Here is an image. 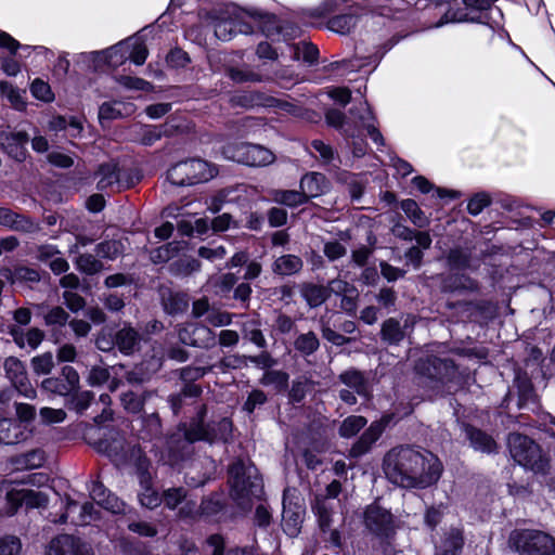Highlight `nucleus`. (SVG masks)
<instances>
[{
    "label": "nucleus",
    "instance_id": "27",
    "mask_svg": "<svg viewBox=\"0 0 555 555\" xmlns=\"http://www.w3.org/2000/svg\"><path fill=\"white\" fill-rule=\"evenodd\" d=\"M142 335L130 324H125L115 333V344L118 351L132 356L141 349Z\"/></svg>",
    "mask_w": 555,
    "mask_h": 555
},
{
    "label": "nucleus",
    "instance_id": "43",
    "mask_svg": "<svg viewBox=\"0 0 555 555\" xmlns=\"http://www.w3.org/2000/svg\"><path fill=\"white\" fill-rule=\"evenodd\" d=\"M95 176L99 177L98 190L104 191L119 183V170L115 163H105L99 166Z\"/></svg>",
    "mask_w": 555,
    "mask_h": 555
},
{
    "label": "nucleus",
    "instance_id": "21",
    "mask_svg": "<svg viewBox=\"0 0 555 555\" xmlns=\"http://www.w3.org/2000/svg\"><path fill=\"white\" fill-rule=\"evenodd\" d=\"M40 308L44 325L50 328L54 341L60 343L63 337L62 330L69 323V313L61 306H40Z\"/></svg>",
    "mask_w": 555,
    "mask_h": 555
},
{
    "label": "nucleus",
    "instance_id": "2",
    "mask_svg": "<svg viewBox=\"0 0 555 555\" xmlns=\"http://www.w3.org/2000/svg\"><path fill=\"white\" fill-rule=\"evenodd\" d=\"M208 409L205 403L195 406V413L189 422L180 423L177 429L167 435L165 442L166 463L171 467L181 465L195 454V442L214 444L228 442L232 436V421L229 417L207 421Z\"/></svg>",
    "mask_w": 555,
    "mask_h": 555
},
{
    "label": "nucleus",
    "instance_id": "58",
    "mask_svg": "<svg viewBox=\"0 0 555 555\" xmlns=\"http://www.w3.org/2000/svg\"><path fill=\"white\" fill-rule=\"evenodd\" d=\"M180 250L178 242H170L150 251V260L155 263H165L173 258Z\"/></svg>",
    "mask_w": 555,
    "mask_h": 555
},
{
    "label": "nucleus",
    "instance_id": "29",
    "mask_svg": "<svg viewBox=\"0 0 555 555\" xmlns=\"http://www.w3.org/2000/svg\"><path fill=\"white\" fill-rule=\"evenodd\" d=\"M385 429V423L383 421L373 422L369 428L364 430L361 437L353 443L350 449V455L352 457H360L367 453L372 446L378 440Z\"/></svg>",
    "mask_w": 555,
    "mask_h": 555
},
{
    "label": "nucleus",
    "instance_id": "28",
    "mask_svg": "<svg viewBox=\"0 0 555 555\" xmlns=\"http://www.w3.org/2000/svg\"><path fill=\"white\" fill-rule=\"evenodd\" d=\"M135 105L131 102H104L99 108V121L102 126L115 119H122L133 115Z\"/></svg>",
    "mask_w": 555,
    "mask_h": 555
},
{
    "label": "nucleus",
    "instance_id": "20",
    "mask_svg": "<svg viewBox=\"0 0 555 555\" xmlns=\"http://www.w3.org/2000/svg\"><path fill=\"white\" fill-rule=\"evenodd\" d=\"M160 305L164 311L170 315H178L185 312L189 308V295L181 291H175L168 285L158 287Z\"/></svg>",
    "mask_w": 555,
    "mask_h": 555
},
{
    "label": "nucleus",
    "instance_id": "57",
    "mask_svg": "<svg viewBox=\"0 0 555 555\" xmlns=\"http://www.w3.org/2000/svg\"><path fill=\"white\" fill-rule=\"evenodd\" d=\"M44 462L46 453L41 449H34L15 459V463L26 469L39 468L44 464Z\"/></svg>",
    "mask_w": 555,
    "mask_h": 555
},
{
    "label": "nucleus",
    "instance_id": "59",
    "mask_svg": "<svg viewBox=\"0 0 555 555\" xmlns=\"http://www.w3.org/2000/svg\"><path fill=\"white\" fill-rule=\"evenodd\" d=\"M367 421L361 415H351L345 418L338 429L340 437L351 438L356 436L365 425Z\"/></svg>",
    "mask_w": 555,
    "mask_h": 555
},
{
    "label": "nucleus",
    "instance_id": "12",
    "mask_svg": "<svg viewBox=\"0 0 555 555\" xmlns=\"http://www.w3.org/2000/svg\"><path fill=\"white\" fill-rule=\"evenodd\" d=\"M415 371L433 382L447 385L459 379L457 365L452 359L434 354L421 357L415 363Z\"/></svg>",
    "mask_w": 555,
    "mask_h": 555
},
{
    "label": "nucleus",
    "instance_id": "30",
    "mask_svg": "<svg viewBox=\"0 0 555 555\" xmlns=\"http://www.w3.org/2000/svg\"><path fill=\"white\" fill-rule=\"evenodd\" d=\"M338 380L352 389L358 396L369 398L371 386L367 375L354 367H350L338 375Z\"/></svg>",
    "mask_w": 555,
    "mask_h": 555
},
{
    "label": "nucleus",
    "instance_id": "39",
    "mask_svg": "<svg viewBox=\"0 0 555 555\" xmlns=\"http://www.w3.org/2000/svg\"><path fill=\"white\" fill-rule=\"evenodd\" d=\"M79 509V515L77 519H72V521L76 525H85L94 518V505L91 502H86L81 506L74 500L67 499L65 512L61 515L60 519L56 520L60 524H65L68 519V516L74 511Z\"/></svg>",
    "mask_w": 555,
    "mask_h": 555
},
{
    "label": "nucleus",
    "instance_id": "10",
    "mask_svg": "<svg viewBox=\"0 0 555 555\" xmlns=\"http://www.w3.org/2000/svg\"><path fill=\"white\" fill-rule=\"evenodd\" d=\"M216 169L202 159H188L173 165L167 179L173 185L185 186L206 182L215 177Z\"/></svg>",
    "mask_w": 555,
    "mask_h": 555
},
{
    "label": "nucleus",
    "instance_id": "3",
    "mask_svg": "<svg viewBox=\"0 0 555 555\" xmlns=\"http://www.w3.org/2000/svg\"><path fill=\"white\" fill-rule=\"evenodd\" d=\"M384 472L393 485L425 489L438 482L443 465L437 455L426 449L400 446L385 455Z\"/></svg>",
    "mask_w": 555,
    "mask_h": 555
},
{
    "label": "nucleus",
    "instance_id": "26",
    "mask_svg": "<svg viewBox=\"0 0 555 555\" xmlns=\"http://www.w3.org/2000/svg\"><path fill=\"white\" fill-rule=\"evenodd\" d=\"M7 500L11 504V513H15L21 505L26 507H42L48 503V498L40 491L22 489L7 493Z\"/></svg>",
    "mask_w": 555,
    "mask_h": 555
},
{
    "label": "nucleus",
    "instance_id": "49",
    "mask_svg": "<svg viewBox=\"0 0 555 555\" xmlns=\"http://www.w3.org/2000/svg\"><path fill=\"white\" fill-rule=\"evenodd\" d=\"M94 251L101 259L115 260L125 251V245L120 240H105L99 243Z\"/></svg>",
    "mask_w": 555,
    "mask_h": 555
},
{
    "label": "nucleus",
    "instance_id": "40",
    "mask_svg": "<svg viewBox=\"0 0 555 555\" xmlns=\"http://www.w3.org/2000/svg\"><path fill=\"white\" fill-rule=\"evenodd\" d=\"M230 102L232 106L251 108L255 106H271L274 102V98L267 95L261 91H248L233 95Z\"/></svg>",
    "mask_w": 555,
    "mask_h": 555
},
{
    "label": "nucleus",
    "instance_id": "47",
    "mask_svg": "<svg viewBox=\"0 0 555 555\" xmlns=\"http://www.w3.org/2000/svg\"><path fill=\"white\" fill-rule=\"evenodd\" d=\"M294 349L302 357H309L313 354L320 348V339L317 334L312 331L299 334L294 343Z\"/></svg>",
    "mask_w": 555,
    "mask_h": 555
},
{
    "label": "nucleus",
    "instance_id": "61",
    "mask_svg": "<svg viewBox=\"0 0 555 555\" xmlns=\"http://www.w3.org/2000/svg\"><path fill=\"white\" fill-rule=\"evenodd\" d=\"M227 75L230 77L231 80H233L236 83H243V82H261L263 81V76L255 73L249 67H228L227 68Z\"/></svg>",
    "mask_w": 555,
    "mask_h": 555
},
{
    "label": "nucleus",
    "instance_id": "18",
    "mask_svg": "<svg viewBox=\"0 0 555 555\" xmlns=\"http://www.w3.org/2000/svg\"><path fill=\"white\" fill-rule=\"evenodd\" d=\"M46 555H94V553L92 547L80 538L60 534L50 541Z\"/></svg>",
    "mask_w": 555,
    "mask_h": 555
},
{
    "label": "nucleus",
    "instance_id": "25",
    "mask_svg": "<svg viewBox=\"0 0 555 555\" xmlns=\"http://www.w3.org/2000/svg\"><path fill=\"white\" fill-rule=\"evenodd\" d=\"M0 224L22 233H34L40 230L39 223L35 222L30 217L7 207H0Z\"/></svg>",
    "mask_w": 555,
    "mask_h": 555
},
{
    "label": "nucleus",
    "instance_id": "60",
    "mask_svg": "<svg viewBox=\"0 0 555 555\" xmlns=\"http://www.w3.org/2000/svg\"><path fill=\"white\" fill-rule=\"evenodd\" d=\"M321 173H307L300 180V192L305 193L307 203L311 197L318 196L321 192L320 181L323 180Z\"/></svg>",
    "mask_w": 555,
    "mask_h": 555
},
{
    "label": "nucleus",
    "instance_id": "32",
    "mask_svg": "<svg viewBox=\"0 0 555 555\" xmlns=\"http://www.w3.org/2000/svg\"><path fill=\"white\" fill-rule=\"evenodd\" d=\"M92 500L103 508L118 514L124 512L125 504L112 493L102 482L93 481L90 489Z\"/></svg>",
    "mask_w": 555,
    "mask_h": 555
},
{
    "label": "nucleus",
    "instance_id": "14",
    "mask_svg": "<svg viewBox=\"0 0 555 555\" xmlns=\"http://www.w3.org/2000/svg\"><path fill=\"white\" fill-rule=\"evenodd\" d=\"M517 396V409H524L528 404L537 403V393L534 387L526 373L518 372L514 378L513 386L508 389L507 393L502 400L501 406L509 409L514 397Z\"/></svg>",
    "mask_w": 555,
    "mask_h": 555
},
{
    "label": "nucleus",
    "instance_id": "44",
    "mask_svg": "<svg viewBox=\"0 0 555 555\" xmlns=\"http://www.w3.org/2000/svg\"><path fill=\"white\" fill-rule=\"evenodd\" d=\"M446 259L449 267L454 270H476L478 268L477 266L472 264V251L468 248H451L448 251Z\"/></svg>",
    "mask_w": 555,
    "mask_h": 555
},
{
    "label": "nucleus",
    "instance_id": "16",
    "mask_svg": "<svg viewBox=\"0 0 555 555\" xmlns=\"http://www.w3.org/2000/svg\"><path fill=\"white\" fill-rule=\"evenodd\" d=\"M79 383L78 372L70 365H64L60 376L44 378L40 387L47 392L66 397L79 389Z\"/></svg>",
    "mask_w": 555,
    "mask_h": 555
},
{
    "label": "nucleus",
    "instance_id": "42",
    "mask_svg": "<svg viewBox=\"0 0 555 555\" xmlns=\"http://www.w3.org/2000/svg\"><path fill=\"white\" fill-rule=\"evenodd\" d=\"M134 133L135 138L133 141H137L145 146H151L160 140L164 135H168L169 131L167 125L140 126L138 130L134 131Z\"/></svg>",
    "mask_w": 555,
    "mask_h": 555
},
{
    "label": "nucleus",
    "instance_id": "35",
    "mask_svg": "<svg viewBox=\"0 0 555 555\" xmlns=\"http://www.w3.org/2000/svg\"><path fill=\"white\" fill-rule=\"evenodd\" d=\"M349 112L356 119H358L357 127L366 129L367 134L375 144L384 145V138L372 122L374 116L372 115V112L366 102L361 103L359 107L351 108Z\"/></svg>",
    "mask_w": 555,
    "mask_h": 555
},
{
    "label": "nucleus",
    "instance_id": "53",
    "mask_svg": "<svg viewBox=\"0 0 555 555\" xmlns=\"http://www.w3.org/2000/svg\"><path fill=\"white\" fill-rule=\"evenodd\" d=\"M289 375L280 370H268L260 378L262 386H273L276 391H285L288 387Z\"/></svg>",
    "mask_w": 555,
    "mask_h": 555
},
{
    "label": "nucleus",
    "instance_id": "9",
    "mask_svg": "<svg viewBox=\"0 0 555 555\" xmlns=\"http://www.w3.org/2000/svg\"><path fill=\"white\" fill-rule=\"evenodd\" d=\"M508 542L518 555H555V538L542 530H514Z\"/></svg>",
    "mask_w": 555,
    "mask_h": 555
},
{
    "label": "nucleus",
    "instance_id": "13",
    "mask_svg": "<svg viewBox=\"0 0 555 555\" xmlns=\"http://www.w3.org/2000/svg\"><path fill=\"white\" fill-rule=\"evenodd\" d=\"M3 369L5 377L20 395L27 399H35L37 397V391L28 378L26 365L23 361L13 356L8 357L4 359Z\"/></svg>",
    "mask_w": 555,
    "mask_h": 555
},
{
    "label": "nucleus",
    "instance_id": "7",
    "mask_svg": "<svg viewBox=\"0 0 555 555\" xmlns=\"http://www.w3.org/2000/svg\"><path fill=\"white\" fill-rule=\"evenodd\" d=\"M228 475L232 500L240 508L250 509L253 500H259L263 492L258 468L248 459H236L229 465Z\"/></svg>",
    "mask_w": 555,
    "mask_h": 555
},
{
    "label": "nucleus",
    "instance_id": "46",
    "mask_svg": "<svg viewBox=\"0 0 555 555\" xmlns=\"http://www.w3.org/2000/svg\"><path fill=\"white\" fill-rule=\"evenodd\" d=\"M0 273L12 284L16 281L37 283L41 279L37 270L25 266H18L13 271L9 268H4Z\"/></svg>",
    "mask_w": 555,
    "mask_h": 555
},
{
    "label": "nucleus",
    "instance_id": "55",
    "mask_svg": "<svg viewBox=\"0 0 555 555\" xmlns=\"http://www.w3.org/2000/svg\"><path fill=\"white\" fill-rule=\"evenodd\" d=\"M150 395L151 392L149 391H144L143 395H138L130 390L120 396V401L126 411L137 414L143 410L145 400Z\"/></svg>",
    "mask_w": 555,
    "mask_h": 555
},
{
    "label": "nucleus",
    "instance_id": "6",
    "mask_svg": "<svg viewBox=\"0 0 555 555\" xmlns=\"http://www.w3.org/2000/svg\"><path fill=\"white\" fill-rule=\"evenodd\" d=\"M496 0H422L421 5H415L418 10H424L429 5L440 7L449 4V9L442 15L437 26L447 23H477L489 26L492 33H495V26L499 23L492 20V12L500 9L494 7Z\"/></svg>",
    "mask_w": 555,
    "mask_h": 555
},
{
    "label": "nucleus",
    "instance_id": "41",
    "mask_svg": "<svg viewBox=\"0 0 555 555\" xmlns=\"http://www.w3.org/2000/svg\"><path fill=\"white\" fill-rule=\"evenodd\" d=\"M304 268V261L299 256L287 254L278 257L272 263V272L278 275L288 276L299 273Z\"/></svg>",
    "mask_w": 555,
    "mask_h": 555
},
{
    "label": "nucleus",
    "instance_id": "15",
    "mask_svg": "<svg viewBox=\"0 0 555 555\" xmlns=\"http://www.w3.org/2000/svg\"><path fill=\"white\" fill-rule=\"evenodd\" d=\"M179 341L183 345L209 349L216 345L215 333L201 323H185L178 328Z\"/></svg>",
    "mask_w": 555,
    "mask_h": 555
},
{
    "label": "nucleus",
    "instance_id": "4",
    "mask_svg": "<svg viewBox=\"0 0 555 555\" xmlns=\"http://www.w3.org/2000/svg\"><path fill=\"white\" fill-rule=\"evenodd\" d=\"M347 0H323L314 8L304 9L301 17L306 25L317 30H330L337 35H350L358 26H366L376 16L359 4L349 5L339 13Z\"/></svg>",
    "mask_w": 555,
    "mask_h": 555
},
{
    "label": "nucleus",
    "instance_id": "23",
    "mask_svg": "<svg viewBox=\"0 0 555 555\" xmlns=\"http://www.w3.org/2000/svg\"><path fill=\"white\" fill-rule=\"evenodd\" d=\"M462 430L465 435V438L469 441V446L475 451L487 454L498 452L496 441L485 430L467 423L462 424Z\"/></svg>",
    "mask_w": 555,
    "mask_h": 555
},
{
    "label": "nucleus",
    "instance_id": "8",
    "mask_svg": "<svg viewBox=\"0 0 555 555\" xmlns=\"http://www.w3.org/2000/svg\"><path fill=\"white\" fill-rule=\"evenodd\" d=\"M507 446L511 456L516 463L534 473H546L548 460L543 455L540 446L532 439L519 433H511Z\"/></svg>",
    "mask_w": 555,
    "mask_h": 555
},
{
    "label": "nucleus",
    "instance_id": "36",
    "mask_svg": "<svg viewBox=\"0 0 555 555\" xmlns=\"http://www.w3.org/2000/svg\"><path fill=\"white\" fill-rule=\"evenodd\" d=\"M300 295L310 309L318 308L328 300L325 285L313 282H302L298 285Z\"/></svg>",
    "mask_w": 555,
    "mask_h": 555
},
{
    "label": "nucleus",
    "instance_id": "50",
    "mask_svg": "<svg viewBox=\"0 0 555 555\" xmlns=\"http://www.w3.org/2000/svg\"><path fill=\"white\" fill-rule=\"evenodd\" d=\"M152 376L153 371L150 370L149 364L145 362L135 364L124 374L126 382L132 386L143 385L150 382Z\"/></svg>",
    "mask_w": 555,
    "mask_h": 555
},
{
    "label": "nucleus",
    "instance_id": "51",
    "mask_svg": "<svg viewBox=\"0 0 555 555\" xmlns=\"http://www.w3.org/2000/svg\"><path fill=\"white\" fill-rule=\"evenodd\" d=\"M293 57L301 60L309 66L315 65L319 59V49L315 44L307 41L299 42L293 48Z\"/></svg>",
    "mask_w": 555,
    "mask_h": 555
},
{
    "label": "nucleus",
    "instance_id": "63",
    "mask_svg": "<svg viewBox=\"0 0 555 555\" xmlns=\"http://www.w3.org/2000/svg\"><path fill=\"white\" fill-rule=\"evenodd\" d=\"M401 209L418 228L425 227L428 221L414 199L408 198L401 202Z\"/></svg>",
    "mask_w": 555,
    "mask_h": 555
},
{
    "label": "nucleus",
    "instance_id": "64",
    "mask_svg": "<svg viewBox=\"0 0 555 555\" xmlns=\"http://www.w3.org/2000/svg\"><path fill=\"white\" fill-rule=\"evenodd\" d=\"M30 365L37 375L50 374L55 365L52 352L48 351L34 357L30 360Z\"/></svg>",
    "mask_w": 555,
    "mask_h": 555
},
{
    "label": "nucleus",
    "instance_id": "45",
    "mask_svg": "<svg viewBox=\"0 0 555 555\" xmlns=\"http://www.w3.org/2000/svg\"><path fill=\"white\" fill-rule=\"evenodd\" d=\"M74 263L78 271L87 275H95L105 269L104 263L98 258L96 254H78Z\"/></svg>",
    "mask_w": 555,
    "mask_h": 555
},
{
    "label": "nucleus",
    "instance_id": "5",
    "mask_svg": "<svg viewBox=\"0 0 555 555\" xmlns=\"http://www.w3.org/2000/svg\"><path fill=\"white\" fill-rule=\"evenodd\" d=\"M364 531L372 537L373 555H397L396 537L400 520L378 500L366 505L362 513Z\"/></svg>",
    "mask_w": 555,
    "mask_h": 555
},
{
    "label": "nucleus",
    "instance_id": "33",
    "mask_svg": "<svg viewBox=\"0 0 555 555\" xmlns=\"http://www.w3.org/2000/svg\"><path fill=\"white\" fill-rule=\"evenodd\" d=\"M203 389L199 385L182 386L179 392L168 396L169 406L175 415H179L186 405L195 403Z\"/></svg>",
    "mask_w": 555,
    "mask_h": 555
},
{
    "label": "nucleus",
    "instance_id": "48",
    "mask_svg": "<svg viewBox=\"0 0 555 555\" xmlns=\"http://www.w3.org/2000/svg\"><path fill=\"white\" fill-rule=\"evenodd\" d=\"M273 202L294 208L307 203L305 193L295 190H273L271 192Z\"/></svg>",
    "mask_w": 555,
    "mask_h": 555
},
{
    "label": "nucleus",
    "instance_id": "24",
    "mask_svg": "<svg viewBox=\"0 0 555 555\" xmlns=\"http://www.w3.org/2000/svg\"><path fill=\"white\" fill-rule=\"evenodd\" d=\"M411 320V325L414 324V317H409L404 324L396 318L386 319L380 325L379 337L380 340L387 346H399L406 336V328Z\"/></svg>",
    "mask_w": 555,
    "mask_h": 555
},
{
    "label": "nucleus",
    "instance_id": "1",
    "mask_svg": "<svg viewBox=\"0 0 555 555\" xmlns=\"http://www.w3.org/2000/svg\"><path fill=\"white\" fill-rule=\"evenodd\" d=\"M197 22L183 35H256V27L260 35H284L283 21L272 12L257 7H242L235 3L199 8L196 13Z\"/></svg>",
    "mask_w": 555,
    "mask_h": 555
},
{
    "label": "nucleus",
    "instance_id": "37",
    "mask_svg": "<svg viewBox=\"0 0 555 555\" xmlns=\"http://www.w3.org/2000/svg\"><path fill=\"white\" fill-rule=\"evenodd\" d=\"M138 436L143 441H154L163 437V424L157 413L144 414L139 420Z\"/></svg>",
    "mask_w": 555,
    "mask_h": 555
},
{
    "label": "nucleus",
    "instance_id": "22",
    "mask_svg": "<svg viewBox=\"0 0 555 555\" xmlns=\"http://www.w3.org/2000/svg\"><path fill=\"white\" fill-rule=\"evenodd\" d=\"M451 309L461 308L474 322H485L495 315V306L489 300L449 302Z\"/></svg>",
    "mask_w": 555,
    "mask_h": 555
},
{
    "label": "nucleus",
    "instance_id": "11",
    "mask_svg": "<svg viewBox=\"0 0 555 555\" xmlns=\"http://www.w3.org/2000/svg\"><path fill=\"white\" fill-rule=\"evenodd\" d=\"M221 153L229 160L251 167L268 166L275 159L269 149L248 142L228 143L222 146Z\"/></svg>",
    "mask_w": 555,
    "mask_h": 555
},
{
    "label": "nucleus",
    "instance_id": "52",
    "mask_svg": "<svg viewBox=\"0 0 555 555\" xmlns=\"http://www.w3.org/2000/svg\"><path fill=\"white\" fill-rule=\"evenodd\" d=\"M131 39L132 37H128L105 51L106 61L111 66L116 67L121 65L125 60H127L126 52H128L131 48Z\"/></svg>",
    "mask_w": 555,
    "mask_h": 555
},
{
    "label": "nucleus",
    "instance_id": "56",
    "mask_svg": "<svg viewBox=\"0 0 555 555\" xmlns=\"http://www.w3.org/2000/svg\"><path fill=\"white\" fill-rule=\"evenodd\" d=\"M0 91L2 96L7 98L15 109H25L26 102L23 98V94H25V90H20L18 88L14 87L11 82L1 81Z\"/></svg>",
    "mask_w": 555,
    "mask_h": 555
},
{
    "label": "nucleus",
    "instance_id": "34",
    "mask_svg": "<svg viewBox=\"0 0 555 555\" xmlns=\"http://www.w3.org/2000/svg\"><path fill=\"white\" fill-rule=\"evenodd\" d=\"M305 509L298 504L283 503L282 526L289 537H296L300 532Z\"/></svg>",
    "mask_w": 555,
    "mask_h": 555
},
{
    "label": "nucleus",
    "instance_id": "62",
    "mask_svg": "<svg viewBox=\"0 0 555 555\" xmlns=\"http://www.w3.org/2000/svg\"><path fill=\"white\" fill-rule=\"evenodd\" d=\"M312 508L318 516L321 530L323 532L330 530L332 524V508L328 506L325 499L317 498Z\"/></svg>",
    "mask_w": 555,
    "mask_h": 555
},
{
    "label": "nucleus",
    "instance_id": "31",
    "mask_svg": "<svg viewBox=\"0 0 555 555\" xmlns=\"http://www.w3.org/2000/svg\"><path fill=\"white\" fill-rule=\"evenodd\" d=\"M480 286L478 281L464 273H453L443 278L442 293H477Z\"/></svg>",
    "mask_w": 555,
    "mask_h": 555
},
{
    "label": "nucleus",
    "instance_id": "17",
    "mask_svg": "<svg viewBox=\"0 0 555 555\" xmlns=\"http://www.w3.org/2000/svg\"><path fill=\"white\" fill-rule=\"evenodd\" d=\"M181 7V0H170L166 11L154 23L142 27L132 35H164L178 31L182 23L180 18L176 17V11Z\"/></svg>",
    "mask_w": 555,
    "mask_h": 555
},
{
    "label": "nucleus",
    "instance_id": "19",
    "mask_svg": "<svg viewBox=\"0 0 555 555\" xmlns=\"http://www.w3.org/2000/svg\"><path fill=\"white\" fill-rule=\"evenodd\" d=\"M30 138L26 131L3 130L0 131V146L11 158L23 163L28 155L26 145Z\"/></svg>",
    "mask_w": 555,
    "mask_h": 555
},
{
    "label": "nucleus",
    "instance_id": "54",
    "mask_svg": "<svg viewBox=\"0 0 555 555\" xmlns=\"http://www.w3.org/2000/svg\"><path fill=\"white\" fill-rule=\"evenodd\" d=\"M326 124L331 127L341 130L344 135L348 138H354L356 131L347 126L346 115L339 109L331 108L325 113Z\"/></svg>",
    "mask_w": 555,
    "mask_h": 555
},
{
    "label": "nucleus",
    "instance_id": "38",
    "mask_svg": "<svg viewBox=\"0 0 555 555\" xmlns=\"http://www.w3.org/2000/svg\"><path fill=\"white\" fill-rule=\"evenodd\" d=\"M26 439L24 427L10 417H0V443L16 444Z\"/></svg>",
    "mask_w": 555,
    "mask_h": 555
}]
</instances>
